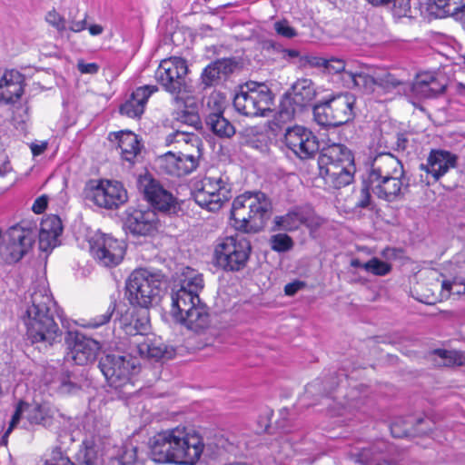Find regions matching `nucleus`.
Listing matches in <instances>:
<instances>
[{"instance_id":"obj_1","label":"nucleus","mask_w":465,"mask_h":465,"mask_svg":"<svg viewBox=\"0 0 465 465\" xmlns=\"http://www.w3.org/2000/svg\"><path fill=\"white\" fill-rule=\"evenodd\" d=\"M150 457L160 464L195 465L204 450L202 436L184 426L163 430L149 440Z\"/></svg>"},{"instance_id":"obj_2","label":"nucleus","mask_w":465,"mask_h":465,"mask_svg":"<svg viewBox=\"0 0 465 465\" xmlns=\"http://www.w3.org/2000/svg\"><path fill=\"white\" fill-rule=\"evenodd\" d=\"M28 303L31 305L26 308L24 322L32 342L53 344L59 340L62 331L54 320L56 303L45 282L34 287Z\"/></svg>"},{"instance_id":"obj_3","label":"nucleus","mask_w":465,"mask_h":465,"mask_svg":"<svg viewBox=\"0 0 465 465\" xmlns=\"http://www.w3.org/2000/svg\"><path fill=\"white\" fill-rule=\"evenodd\" d=\"M271 206L269 198L262 192H246L237 196L231 212L233 226L244 232H259L265 225Z\"/></svg>"},{"instance_id":"obj_4","label":"nucleus","mask_w":465,"mask_h":465,"mask_svg":"<svg viewBox=\"0 0 465 465\" xmlns=\"http://www.w3.org/2000/svg\"><path fill=\"white\" fill-rule=\"evenodd\" d=\"M166 143H178L184 150L178 154L168 152L163 156L162 167L166 173L182 176L196 169L203 150V142L197 134L176 131L167 135Z\"/></svg>"},{"instance_id":"obj_5","label":"nucleus","mask_w":465,"mask_h":465,"mask_svg":"<svg viewBox=\"0 0 465 465\" xmlns=\"http://www.w3.org/2000/svg\"><path fill=\"white\" fill-rule=\"evenodd\" d=\"M322 174L335 188L349 185L355 173L354 158L343 144H332L324 149L319 158Z\"/></svg>"},{"instance_id":"obj_6","label":"nucleus","mask_w":465,"mask_h":465,"mask_svg":"<svg viewBox=\"0 0 465 465\" xmlns=\"http://www.w3.org/2000/svg\"><path fill=\"white\" fill-rule=\"evenodd\" d=\"M163 292V279L158 272L139 268L131 272L125 282V295L133 306L148 309L157 304Z\"/></svg>"},{"instance_id":"obj_7","label":"nucleus","mask_w":465,"mask_h":465,"mask_svg":"<svg viewBox=\"0 0 465 465\" xmlns=\"http://www.w3.org/2000/svg\"><path fill=\"white\" fill-rule=\"evenodd\" d=\"M101 371L111 387L124 395L133 393L134 378L140 371V362L131 354H107L99 362Z\"/></svg>"},{"instance_id":"obj_8","label":"nucleus","mask_w":465,"mask_h":465,"mask_svg":"<svg viewBox=\"0 0 465 465\" xmlns=\"http://www.w3.org/2000/svg\"><path fill=\"white\" fill-rule=\"evenodd\" d=\"M272 104V93L263 83H246L233 98L236 111L250 117L264 116L271 111Z\"/></svg>"},{"instance_id":"obj_9","label":"nucleus","mask_w":465,"mask_h":465,"mask_svg":"<svg viewBox=\"0 0 465 465\" xmlns=\"http://www.w3.org/2000/svg\"><path fill=\"white\" fill-rule=\"evenodd\" d=\"M251 244L243 237H224L214 246L213 263L225 272H239L248 262Z\"/></svg>"},{"instance_id":"obj_10","label":"nucleus","mask_w":465,"mask_h":465,"mask_svg":"<svg viewBox=\"0 0 465 465\" xmlns=\"http://www.w3.org/2000/svg\"><path fill=\"white\" fill-rule=\"evenodd\" d=\"M356 97L351 93L339 94L315 106L314 119L323 126H339L354 118Z\"/></svg>"},{"instance_id":"obj_11","label":"nucleus","mask_w":465,"mask_h":465,"mask_svg":"<svg viewBox=\"0 0 465 465\" xmlns=\"http://www.w3.org/2000/svg\"><path fill=\"white\" fill-rule=\"evenodd\" d=\"M194 193L195 203L210 212L219 211L232 197V185L224 174L205 176Z\"/></svg>"},{"instance_id":"obj_12","label":"nucleus","mask_w":465,"mask_h":465,"mask_svg":"<svg viewBox=\"0 0 465 465\" xmlns=\"http://www.w3.org/2000/svg\"><path fill=\"white\" fill-rule=\"evenodd\" d=\"M36 237L35 229L16 224L8 229L0 243V257L8 264L19 262L32 248Z\"/></svg>"},{"instance_id":"obj_13","label":"nucleus","mask_w":465,"mask_h":465,"mask_svg":"<svg viewBox=\"0 0 465 465\" xmlns=\"http://www.w3.org/2000/svg\"><path fill=\"white\" fill-rule=\"evenodd\" d=\"M89 242L90 253L99 265L113 268L124 260L125 244L112 235L96 232L91 237Z\"/></svg>"},{"instance_id":"obj_14","label":"nucleus","mask_w":465,"mask_h":465,"mask_svg":"<svg viewBox=\"0 0 465 465\" xmlns=\"http://www.w3.org/2000/svg\"><path fill=\"white\" fill-rule=\"evenodd\" d=\"M324 70L330 74L337 75L341 85L349 89H358L359 86H368L371 81L365 67V64L357 60L344 61L331 57L326 59Z\"/></svg>"},{"instance_id":"obj_15","label":"nucleus","mask_w":465,"mask_h":465,"mask_svg":"<svg viewBox=\"0 0 465 465\" xmlns=\"http://www.w3.org/2000/svg\"><path fill=\"white\" fill-rule=\"evenodd\" d=\"M66 359L76 365H88L95 361L103 343L77 331H68L65 336Z\"/></svg>"},{"instance_id":"obj_16","label":"nucleus","mask_w":465,"mask_h":465,"mask_svg":"<svg viewBox=\"0 0 465 465\" xmlns=\"http://www.w3.org/2000/svg\"><path fill=\"white\" fill-rule=\"evenodd\" d=\"M188 72L186 61L181 57L163 59L155 71L154 77L165 91L179 94L185 88Z\"/></svg>"},{"instance_id":"obj_17","label":"nucleus","mask_w":465,"mask_h":465,"mask_svg":"<svg viewBox=\"0 0 465 465\" xmlns=\"http://www.w3.org/2000/svg\"><path fill=\"white\" fill-rule=\"evenodd\" d=\"M88 198L97 206L104 209H117L128 200L127 191L117 181L101 180L90 189Z\"/></svg>"},{"instance_id":"obj_18","label":"nucleus","mask_w":465,"mask_h":465,"mask_svg":"<svg viewBox=\"0 0 465 465\" xmlns=\"http://www.w3.org/2000/svg\"><path fill=\"white\" fill-rule=\"evenodd\" d=\"M284 143L301 159L311 158L319 150V142L313 133L299 125L286 129Z\"/></svg>"},{"instance_id":"obj_19","label":"nucleus","mask_w":465,"mask_h":465,"mask_svg":"<svg viewBox=\"0 0 465 465\" xmlns=\"http://www.w3.org/2000/svg\"><path fill=\"white\" fill-rule=\"evenodd\" d=\"M138 184L140 191L152 206L162 212L176 210L177 199L157 180L150 175H144L139 178Z\"/></svg>"},{"instance_id":"obj_20","label":"nucleus","mask_w":465,"mask_h":465,"mask_svg":"<svg viewBox=\"0 0 465 465\" xmlns=\"http://www.w3.org/2000/svg\"><path fill=\"white\" fill-rule=\"evenodd\" d=\"M54 411L47 403H26L19 401L15 413L9 423L6 433H9L18 424L20 419L25 417L31 424H43L47 426L50 424Z\"/></svg>"},{"instance_id":"obj_21","label":"nucleus","mask_w":465,"mask_h":465,"mask_svg":"<svg viewBox=\"0 0 465 465\" xmlns=\"http://www.w3.org/2000/svg\"><path fill=\"white\" fill-rule=\"evenodd\" d=\"M274 223L280 230L291 232L299 229L302 225L312 230L317 229L322 223V220L310 210L298 207L283 215L275 216Z\"/></svg>"},{"instance_id":"obj_22","label":"nucleus","mask_w":465,"mask_h":465,"mask_svg":"<svg viewBox=\"0 0 465 465\" xmlns=\"http://www.w3.org/2000/svg\"><path fill=\"white\" fill-rule=\"evenodd\" d=\"M371 192L380 199L393 202L404 193L408 187L405 173L391 175L369 183Z\"/></svg>"},{"instance_id":"obj_23","label":"nucleus","mask_w":465,"mask_h":465,"mask_svg":"<svg viewBox=\"0 0 465 465\" xmlns=\"http://www.w3.org/2000/svg\"><path fill=\"white\" fill-rule=\"evenodd\" d=\"M158 216L153 210H134L124 222L126 230L134 235L150 236L158 230Z\"/></svg>"},{"instance_id":"obj_24","label":"nucleus","mask_w":465,"mask_h":465,"mask_svg":"<svg viewBox=\"0 0 465 465\" xmlns=\"http://www.w3.org/2000/svg\"><path fill=\"white\" fill-rule=\"evenodd\" d=\"M25 77L17 70H0V104H15L24 94Z\"/></svg>"},{"instance_id":"obj_25","label":"nucleus","mask_w":465,"mask_h":465,"mask_svg":"<svg viewBox=\"0 0 465 465\" xmlns=\"http://www.w3.org/2000/svg\"><path fill=\"white\" fill-rule=\"evenodd\" d=\"M457 160V155L449 151L431 150L426 163L420 164V169L430 175L434 181H438L456 166Z\"/></svg>"},{"instance_id":"obj_26","label":"nucleus","mask_w":465,"mask_h":465,"mask_svg":"<svg viewBox=\"0 0 465 465\" xmlns=\"http://www.w3.org/2000/svg\"><path fill=\"white\" fill-rule=\"evenodd\" d=\"M136 348L137 353L147 359H171L174 355V350L168 348L160 338L154 336H138L130 341Z\"/></svg>"},{"instance_id":"obj_27","label":"nucleus","mask_w":465,"mask_h":465,"mask_svg":"<svg viewBox=\"0 0 465 465\" xmlns=\"http://www.w3.org/2000/svg\"><path fill=\"white\" fill-rule=\"evenodd\" d=\"M404 172L401 161L391 153H380L374 157L368 175V183Z\"/></svg>"},{"instance_id":"obj_28","label":"nucleus","mask_w":465,"mask_h":465,"mask_svg":"<svg viewBox=\"0 0 465 465\" xmlns=\"http://www.w3.org/2000/svg\"><path fill=\"white\" fill-rule=\"evenodd\" d=\"M63 225L61 219L56 215H50L43 219L39 231V249L50 252L59 245V236L62 234Z\"/></svg>"},{"instance_id":"obj_29","label":"nucleus","mask_w":465,"mask_h":465,"mask_svg":"<svg viewBox=\"0 0 465 465\" xmlns=\"http://www.w3.org/2000/svg\"><path fill=\"white\" fill-rule=\"evenodd\" d=\"M365 67L371 81H368V86H359L358 89L365 94H380L388 93L391 90L399 86L401 82L391 74H381L377 68L365 64Z\"/></svg>"},{"instance_id":"obj_30","label":"nucleus","mask_w":465,"mask_h":465,"mask_svg":"<svg viewBox=\"0 0 465 465\" xmlns=\"http://www.w3.org/2000/svg\"><path fill=\"white\" fill-rule=\"evenodd\" d=\"M158 91L156 85L138 87L124 104L120 107V113L130 118H139L144 112L149 97Z\"/></svg>"},{"instance_id":"obj_31","label":"nucleus","mask_w":465,"mask_h":465,"mask_svg":"<svg viewBox=\"0 0 465 465\" xmlns=\"http://www.w3.org/2000/svg\"><path fill=\"white\" fill-rule=\"evenodd\" d=\"M121 324L125 334L132 337L134 341L138 336H146V331L150 328L149 312L146 309H134L130 315H125L121 320Z\"/></svg>"},{"instance_id":"obj_32","label":"nucleus","mask_w":465,"mask_h":465,"mask_svg":"<svg viewBox=\"0 0 465 465\" xmlns=\"http://www.w3.org/2000/svg\"><path fill=\"white\" fill-rule=\"evenodd\" d=\"M181 316V318L174 319L193 331L203 330L209 325L208 310L201 301L197 304L190 305L189 310H186Z\"/></svg>"},{"instance_id":"obj_33","label":"nucleus","mask_w":465,"mask_h":465,"mask_svg":"<svg viewBox=\"0 0 465 465\" xmlns=\"http://www.w3.org/2000/svg\"><path fill=\"white\" fill-rule=\"evenodd\" d=\"M112 136H114V140L118 143L122 158L129 163H133L141 150V144L137 135L130 131H120L111 134L110 139H112Z\"/></svg>"},{"instance_id":"obj_34","label":"nucleus","mask_w":465,"mask_h":465,"mask_svg":"<svg viewBox=\"0 0 465 465\" xmlns=\"http://www.w3.org/2000/svg\"><path fill=\"white\" fill-rule=\"evenodd\" d=\"M316 89L311 79H298L292 85V102L299 107H304L313 101Z\"/></svg>"},{"instance_id":"obj_35","label":"nucleus","mask_w":465,"mask_h":465,"mask_svg":"<svg viewBox=\"0 0 465 465\" xmlns=\"http://www.w3.org/2000/svg\"><path fill=\"white\" fill-rule=\"evenodd\" d=\"M201 300L197 294L191 293L189 291L178 289L172 294L171 313L173 318H181L190 305L197 304Z\"/></svg>"},{"instance_id":"obj_36","label":"nucleus","mask_w":465,"mask_h":465,"mask_svg":"<svg viewBox=\"0 0 465 465\" xmlns=\"http://www.w3.org/2000/svg\"><path fill=\"white\" fill-rule=\"evenodd\" d=\"M203 286V279L201 273L189 267L183 270L180 279L179 289L189 291L191 293L197 294L199 296Z\"/></svg>"},{"instance_id":"obj_37","label":"nucleus","mask_w":465,"mask_h":465,"mask_svg":"<svg viewBox=\"0 0 465 465\" xmlns=\"http://www.w3.org/2000/svg\"><path fill=\"white\" fill-rule=\"evenodd\" d=\"M229 72H232V62L226 59L218 60L204 69L202 74L203 82L206 85H211L221 74H226Z\"/></svg>"},{"instance_id":"obj_38","label":"nucleus","mask_w":465,"mask_h":465,"mask_svg":"<svg viewBox=\"0 0 465 465\" xmlns=\"http://www.w3.org/2000/svg\"><path fill=\"white\" fill-rule=\"evenodd\" d=\"M207 124L212 131L219 136L231 137L235 133L233 125L220 114H210Z\"/></svg>"},{"instance_id":"obj_39","label":"nucleus","mask_w":465,"mask_h":465,"mask_svg":"<svg viewBox=\"0 0 465 465\" xmlns=\"http://www.w3.org/2000/svg\"><path fill=\"white\" fill-rule=\"evenodd\" d=\"M434 353L441 360L444 366L465 364V354L457 351L436 350Z\"/></svg>"},{"instance_id":"obj_40","label":"nucleus","mask_w":465,"mask_h":465,"mask_svg":"<svg viewBox=\"0 0 465 465\" xmlns=\"http://www.w3.org/2000/svg\"><path fill=\"white\" fill-rule=\"evenodd\" d=\"M114 307H109L103 314L95 316L90 320L81 319L76 322V324L85 329H96L107 324L113 315Z\"/></svg>"},{"instance_id":"obj_41","label":"nucleus","mask_w":465,"mask_h":465,"mask_svg":"<svg viewBox=\"0 0 465 465\" xmlns=\"http://www.w3.org/2000/svg\"><path fill=\"white\" fill-rule=\"evenodd\" d=\"M174 118L178 122L198 129L202 125L199 113L175 109Z\"/></svg>"},{"instance_id":"obj_42","label":"nucleus","mask_w":465,"mask_h":465,"mask_svg":"<svg viewBox=\"0 0 465 465\" xmlns=\"http://www.w3.org/2000/svg\"><path fill=\"white\" fill-rule=\"evenodd\" d=\"M174 107L175 109L185 110V111H196L199 113L200 103L197 98L189 94H176L174 97Z\"/></svg>"},{"instance_id":"obj_43","label":"nucleus","mask_w":465,"mask_h":465,"mask_svg":"<svg viewBox=\"0 0 465 465\" xmlns=\"http://www.w3.org/2000/svg\"><path fill=\"white\" fill-rule=\"evenodd\" d=\"M271 248L278 252H287L293 246L292 239L285 233H277L270 239Z\"/></svg>"},{"instance_id":"obj_44","label":"nucleus","mask_w":465,"mask_h":465,"mask_svg":"<svg viewBox=\"0 0 465 465\" xmlns=\"http://www.w3.org/2000/svg\"><path fill=\"white\" fill-rule=\"evenodd\" d=\"M412 421L405 419H398L391 425V432L394 438L407 437L412 433Z\"/></svg>"},{"instance_id":"obj_45","label":"nucleus","mask_w":465,"mask_h":465,"mask_svg":"<svg viewBox=\"0 0 465 465\" xmlns=\"http://www.w3.org/2000/svg\"><path fill=\"white\" fill-rule=\"evenodd\" d=\"M120 465H143L138 454V448L132 444L126 445L120 457Z\"/></svg>"},{"instance_id":"obj_46","label":"nucleus","mask_w":465,"mask_h":465,"mask_svg":"<svg viewBox=\"0 0 465 465\" xmlns=\"http://www.w3.org/2000/svg\"><path fill=\"white\" fill-rule=\"evenodd\" d=\"M439 10L447 15L455 16L462 6L463 0H430Z\"/></svg>"},{"instance_id":"obj_47","label":"nucleus","mask_w":465,"mask_h":465,"mask_svg":"<svg viewBox=\"0 0 465 465\" xmlns=\"http://www.w3.org/2000/svg\"><path fill=\"white\" fill-rule=\"evenodd\" d=\"M363 269L372 274L383 276L390 272L391 265L377 258H372L363 264Z\"/></svg>"},{"instance_id":"obj_48","label":"nucleus","mask_w":465,"mask_h":465,"mask_svg":"<svg viewBox=\"0 0 465 465\" xmlns=\"http://www.w3.org/2000/svg\"><path fill=\"white\" fill-rule=\"evenodd\" d=\"M276 34L284 38H293L297 35L296 30L290 25L287 20H279L273 24Z\"/></svg>"},{"instance_id":"obj_49","label":"nucleus","mask_w":465,"mask_h":465,"mask_svg":"<svg viewBox=\"0 0 465 465\" xmlns=\"http://www.w3.org/2000/svg\"><path fill=\"white\" fill-rule=\"evenodd\" d=\"M46 22L58 32L66 30V21L56 10L53 9L46 14Z\"/></svg>"},{"instance_id":"obj_50","label":"nucleus","mask_w":465,"mask_h":465,"mask_svg":"<svg viewBox=\"0 0 465 465\" xmlns=\"http://www.w3.org/2000/svg\"><path fill=\"white\" fill-rule=\"evenodd\" d=\"M442 291L444 293L441 295L447 297L450 293L453 294H463L465 293V282H459L457 279L452 282H442Z\"/></svg>"},{"instance_id":"obj_51","label":"nucleus","mask_w":465,"mask_h":465,"mask_svg":"<svg viewBox=\"0 0 465 465\" xmlns=\"http://www.w3.org/2000/svg\"><path fill=\"white\" fill-rule=\"evenodd\" d=\"M326 59L314 54H305L300 57V66L311 68H324Z\"/></svg>"},{"instance_id":"obj_52","label":"nucleus","mask_w":465,"mask_h":465,"mask_svg":"<svg viewBox=\"0 0 465 465\" xmlns=\"http://www.w3.org/2000/svg\"><path fill=\"white\" fill-rule=\"evenodd\" d=\"M45 465H74V463L64 456L60 449H55L53 450L51 458L45 460Z\"/></svg>"},{"instance_id":"obj_53","label":"nucleus","mask_w":465,"mask_h":465,"mask_svg":"<svg viewBox=\"0 0 465 465\" xmlns=\"http://www.w3.org/2000/svg\"><path fill=\"white\" fill-rule=\"evenodd\" d=\"M371 191L370 184L368 183L367 186H363L361 189L359 199L356 203V206L360 208H367L371 203Z\"/></svg>"},{"instance_id":"obj_54","label":"nucleus","mask_w":465,"mask_h":465,"mask_svg":"<svg viewBox=\"0 0 465 465\" xmlns=\"http://www.w3.org/2000/svg\"><path fill=\"white\" fill-rule=\"evenodd\" d=\"M393 8L399 16H405L411 10L410 0H392Z\"/></svg>"},{"instance_id":"obj_55","label":"nucleus","mask_w":465,"mask_h":465,"mask_svg":"<svg viewBox=\"0 0 465 465\" xmlns=\"http://www.w3.org/2000/svg\"><path fill=\"white\" fill-rule=\"evenodd\" d=\"M411 90L413 94L419 98H430V90L428 84H423L415 80L412 84Z\"/></svg>"},{"instance_id":"obj_56","label":"nucleus","mask_w":465,"mask_h":465,"mask_svg":"<svg viewBox=\"0 0 465 465\" xmlns=\"http://www.w3.org/2000/svg\"><path fill=\"white\" fill-rule=\"evenodd\" d=\"M77 69L81 74H95L99 71V65L96 63H85L83 60H79Z\"/></svg>"},{"instance_id":"obj_57","label":"nucleus","mask_w":465,"mask_h":465,"mask_svg":"<svg viewBox=\"0 0 465 465\" xmlns=\"http://www.w3.org/2000/svg\"><path fill=\"white\" fill-rule=\"evenodd\" d=\"M282 58L288 62H297L300 64V57H303L296 49H282Z\"/></svg>"},{"instance_id":"obj_58","label":"nucleus","mask_w":465,"mask_h":465,"mask_svg":"<svg viewBox=\"0 0 465 465\" xmlns=\"http://www.w3.org/2000/svg\"><path fill=\"white\" fill-rule=\"evenodd\" d=\"M48 199L45 195H42L35 199L32 210L35 213L40 214L42 213L47 207Z\"/></svg>"},{"instance_id":"obj_59","label":"nucleus","mask_w":465,"mask_h":465,"mask_svg":"<svg viewBox=\"0 0 465 465\" xmlns=\"http://www.w3.org/2000/svg\"><path fill=\"white\" fill-rule=\"evenodd\" d=\"M445 84L440 83L437 77L433 79V81L430 84L429 90H430V97L440 94L444 91Z\"/></svg>"},{"instance_id":"obj_60","label":"nucleus","mask_w":465,"mask_h":465,"mask_svg":"<svg viewBox=\"0 0 465 465\" xmlns=\"http://www.w3.org/2000/svg\"><path fill=\"white\" fill-rule=\"evenodd\" d=\"M84 462L86 465H94L97 459L96 451L93 447H87L84 453Z\"/></svg>"},{"instance_id":"obj_61","label":"nucleus","mask_w":465,"mask_h":465,"mask_svg":"<svg viewBox=\"0 0 465 465\" xmlns=\"http://www.w3.org/2000/svg\"><path fill=\"white\" fill-rule=\"evenodd\" d=\"M436 75L434 73L426 72L418 74L415 80H418L419 83L428 84L430 86V84L433 81Z\"/></svg>"},{"instance_id":"obj_62","label":"nucleus","mask_w":465,"mask_h":465,"mask_svg":"<svg viewBox=\"0 0 465 465\" xmlns=\"http://www.w3.org/2000/svg\"><path fill=\"white\" fill-rule=\"evenodd\" d=\"M302 285L303 283L301 282L288 283L284 288V292L287 295H293L302 288Z\"/></svg>"},{"instance_id":"obj_63","label":"nucleus","mask_w":465,"mask_h":465,"mask_svg":"<svg viewBox=\"0 0 465 465\" xmlns=\"http://www.w3.org/2000/svg\"><path fill=\"white\" fill-rule=\"evenodd\" d=\"M85 28H86V20L85 19L81 20V21L73 22L71 24V25L69 26V30H71L72 32H74V33L82 32Z\"/></svg>"},{"instance_id":"obj_64","label":"nucleus","mask_w":465,"mask_h":465,"mask_svg":"<svg viewBox=\"0 0 465 465\" xmlns=\"http://www.w3.org/2000/svg\"><path fill=\"white\" fill-rule=\"evenodd\" d=\"M13 171L8 160L0 164V177H5Z\"/></svg>"}]
</instances>
